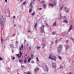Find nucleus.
<instances>
[{
  "mask_svg": "<svg viewBox=\"0 0 74 74\" xmlns=\"http://www.w3.org/2000/svg\"><path fill=\"white\" fill-rule=\"evenodd\" d=\"M37 49H40V47L38 46L37 47Z\"/></svg>",
  "mask_w": 74,
  "mask_h": 74,
  "instance_id": "nucleus-42",
  "label": "nucleus"
},
{
  "mask_svg": "<svg viewBox=\"0 0 74 74\" xmlns=\"http://www.w3.org/2000/svg\"><path fill=\"white\" fill-rule=\"evenodd\" d=\"M62 45H59V47L57 48V51L58 53H60V51H61V49L62 48Z\"/></svg>",
  "mask_w": 74,
  "mask_h": 74,
  "instance_id": "nucleus-3",
  "label": "nucleus"
},
{
  "mask_svg": "<svg viewBox=\"0 0 74 74\" xmlns=\"http://www.w3.org/2000/svg\"><path fill=\"white\" fill-rule=\"evenodd\" d=\"M71 40H72V41H74V39L73 38H71Z\"/></svg>",
  "mask_w": 74,
  "mask_h": 74,
  "instance_id": "nucleus-41",
  "label": "nucleus"
},
{
  "mask_svg": "<svg viewBox=\"0 0 74 74\" xmlns=\"http://www.w3.org/2000/svg\"><path fill=\"white\" fill-rule=\"evenodd\" d=\"M20 28H21V25H19L18 26Z\"/></svg>",
  "mask_w": 74,
  "mask_h": 74,
  "instance_id": "nucleus-49",
  "label": "nucleus"
},
{
  "mask_svg": "<svg viewBox=\"0 0 74 74\" xmlns=\"http://www.w3.org/2000/svg\"><path fill=\"white\" fill-rule=\"evenodd\" d=\"M8 70H9V69H10V68H8Z\"/></svg>",
  "mask_w": 74,
  "mask_h": 74,
  "instance_id": "nucleus-62",
  "label": "nucleus"
},
{
  "mask_svg": "<svg viewBox=\"0 0 74 74\" xmlns=\"http://www.w3.org/2000/svg\"><path fill=\"white\" fill-rule=\"evenodd\" d=\"M13 19L14 20H15V16H14L13 17Z\"/></svg>",
  "mask_w": 74,
  "mask_h": 74,
  "instance_id": "nucleus-36",
  "label": "nucleus"
},
{
  "mask_svg": "<svg viewBox=\"0 0 74 74\" xmlns=\"http://www.w3.org/2000/svg\"><path fill=\"white\" fill-rule=\"evenodd\" d=\"M32 49V47L29 46L28 48V50H30Z\"/></svg>",
  "mask_w": 74,
  "mask_h": 74,
  "instance_id": "nucleus-31",
  "label": "nucleus"
},
{
  "mask_svg": "<svg viewBox=\"0 0 74 74\" xmlns=\"http://www.w3.org/2000/svg\"><path fill=\"white\" fill-rule=\"evenodd\" d=\"M5 2H6V3H8V2L7 1V0H5Z\"/></svg>",
  "mask_w": 74,
  "mask_h": 74,
  "instance_id": "nucleus-50",
  "label": "nucleus"
},
{
  "mask_svg": "<svg viewBox=\"0 0 74 74\" xmlns=\"http://www.w3.org/2000/svg\"><path fill=\"white\" fill-rule=\"evenodd\" d=\"M33 4V2H32V1H31V3L29 5L30 7H31L30 9H31L32 10L33 8V6L32 5Z\"/></svg>",
  "mask_w": 74,
  "mask_h": 74,
  "instance_id": "nucleus-6",
  "label": "nucleus"
},
{
  "mask_svg": "<svg viewBox=\"0 0 74 74\" xmlns=\"http://www.w3.org/2000/svg\"><path fill=\"white\" fill-rule=\"evenodd\" d=\"M62 34H69V32H64Z\"/></svg>",
  "mask_w": 74,
  "mask_h": 74,
  "instance_id": "nucleus-20",
  "label": "nucleus"
},
{
  "mask_svg": "<svg viewBox=\"0 0 74 74\" xmlns=\"http://www.w3.org/2000/svg\"><path fill=\"white\" fill-rule=\"evenodd\" d=\"M1 42L2 45H3V42Z\"/></svg>",
  "mask_w": 74,
  "mask_h": 74,
  "instance_id": "nucleus-46",
  "label": "nucleus"
},
{
  "mask_svg": "<svg viewBox=\"0 0 74 74\" xmlns=\"http://www.w3.org/2000/svg\"><path fill=\"white\" fill-rule=\"evenodd\" d=\"M16 44H18V41H16Z\"/></svg>",
  "mask_w": 74,
  "mask_h": 74,
  "instance_id": "nucleus-47",
  "label": "nucleus"
},
{
  "mask_svg": "<svg viewBox=\"0 0 74 74\" xmlns=\"http://www.w3.org/2000/svg\"><path fill=\"white\" fill-rule=\"evenodd\" d=\"M1 25L2 27H4V23H3V21H1Z\"/></svg>",
  "mask_w": 74,
  "mask_h": 74,
  "instance_id": "nucleus-7",
  "label": "nucleus"
},
{
  "mask_svg": "<svg viewBox=\"0 0 74 74\" xmlns=\"http://www.w3.org/2000/svg\"><path fill=\"white\" fill-rule=\"evenodd\" d=\"M50 60H53L54 61L56 60V57L53 54H50L49 57Z\"/></svg>",
  "mask_w": 74,
  "mask_h": 74,
  "instance_id": "nucleus-2",
  "label": "nucleus"
},
{
  "mask_svg": "<svg viewBox=\"0 0 74 74\" xmlns=\"http://www.w3.org/2000/svg\"><path fill=\"white\" fill-rule=\"evenodd\" d=\"M55 34V32H53L52 33V34Z\"/></svg>",
  "mask_w": 74,
  "mask_h": 74,
  "instance_id": "nucleus-53",
  "label": "nucleus"
},
{
  "mask_svg": "<svg viewBox=\"0 0 74 74\" xmlns=\"http://www.w3.org/2000/svg\"><path fill=\"white\" fill-rule=\"evenodd\" d=\"M44 3H45V2H44V1H43L42 2V4H44Z\"/></svg>",
  "mask_w": 74,
  "mask_h": 74,
  "instance_id": "nucleus-56",
  "label": "nucleus"
},
{
  "mask_svg": "<svg viewBox=\"0 0 74 74\" xmlns=\"http://www.w3.org/2000/svg\"><path fill=\"white\" fill-rule=\"evenodd\" d=\"M1 42H3V39H2V38H1Z\"/></svg>",
  "mask_w": 74,
  "mask_h": 74,
  "instance_id": "nucleus-39",
  "label": "nucleus"
},
{
  "mask_svg": "<svg viewBox=\"0 0 74 74\" xmlns=\"http://www.w3.org/2000/svg\"><path fill=\"white\" fill-rule=\"evenodd\" d=\"M40 32H41V33H44V29H40Z\"/></svg>",
  "mask_w": 74,
  "mask_h": 74,
  "instance_id": "nucleus-17",
  "label": "nucleus"
},
{
  "mask_svg": "<svg viewBox=\"0 0 74 74\" xmlns=\"http://www.w3.org/2000/svg\"><path fill=\"white\" fill-rule=\"evenodd\" d=\"M32 60V58H29L28 59V62L29 63H30V61Z\"/></svg>",
  "mask_w": 74,
  "mask_h": 74,
  "instance_id": "nucleus-13",
  "label": "nucleus"
},
{
  "mask_svg": "<svg viewBox=\"0 0 74 74\" xmlns=\"http://www.w3.org/2000/svg\"><path fill=\"white\" fill-rule=\"evenodd\" d=\"M52 66L54 68H56V63H52Z\"/></svg>",
  "mask_w": 74,
  "mask_h": 74,
  "instance_id": "nucleus-5",
  "label": "nucleus"
},
{
  "mask_svg": "<svg viewBox=\"0 0 74 74\" xmlns=\"http://www.w3.org/2000/svg\"><path fill=\"white\" fill-rule=\"evenodd\" d=\"M61 18H62V19H67V18H66V16H62V17L61 15H60L59 16L58 18H59L60 19H61Z\"/></svg>",
  "mask_w": 74,
  "mask_h": 74,
  "instance_id": "nucleus-4",
  "label": "nucleus"
},
{
  "mask_svg": "<svg viewBox=\"0 0 74 74\" xmlns=\"http://www.w3.org/2000/svg\"><path fill=\"white\" fill-rule=\"evenodd\" d=\"M69 12V10H66V13H67V12Z\"/></svg>",
  "mask_w": 74,
  "mask_h": 74,
  "instance_id": "nucleus-38",
  "label": "nucleus"
},
{
  "mask_svg": "<svg viewBox=\"0 0 74 74\" xmlns=\"http://www.w3.org/2000/svg\"><path fill=\"white\" fill-rule=\"evenodd\" d=\"M63 68V66H60V67L59 69H62Z\"/></svg>",
  "mask_w": 74,
  "mask_h": 74,
  "instance_id": "nucleus-44",
  "label": "nucleus"
},
{
  "mask_svg": "<svg viewBox=\"0 0 74 74\" xmlns=\"http://www.w3.org/2000/svg\"><path fill=\"white\" fill-rule=\"evenodd\" d=\"M44 25H42V26L40 28V30L44 29Z\"/></svg>",
  "mask_w": 74,
  "mask_h": 74,
  "instance_id": "nucleus-16",
  "label": "nucleus"
},
{
  "mask_svg": "<svg viewBox=\"0 0 74 74\" xmlns=\"http://www.w3.org/2000/svg\"><path fill=\"white\" fill-rule=\"evenodd\" d=\"M53 26H56V22L55 21L53 23Z\"/></svg>",
  "mask_w": 74,
  "mask_h": 74,
  "instance_id": "nucleus-12",
  "label": "nucleus"
},
{
  "mask_svg": "<svg viewBox=\"0 0 74 74\" xmlns=\"http://www.w3.org/2000/svg\"><path fill=\"white\" fill-rule=\"evenodd\" d=\"M26 3V2H24L23 3V5H25V4Z\"/></svg>",
  "mask_w": 74,
  "mask_h": 74,
  "instance_id": "nucleus-37",
  "label": "nucleus"
},
{
  "mask_svg": "<svg viewBox=\"0 0 74 74\" xmlns=\"http://www.w3.org/2000/svg\"><path fill=\"white\" fill-rule=\"evenodd\" d=\"M49 6H51V7H53V5L52 4V3H49Z\"/></svg>",
  "mask_w": 74,
  "mask_h": 74,
  "instance_id": "nucleus-19",
  "label": "nucleus"
},
{
  "mask_svg": "<svg viewBox=\"0 0 74 74\" xmlns=\"http://www.w3.org/2000/svg\"><path fill=\"white\" fill-rule=\"evenodd\" d=\"M43 8L45 9V8H46V5H45V4H43Z\"/></svg>",
  "mask_w": 74,
  "mask_h": 74,
  "instance_id": "nucleus-21",
  "label": "nucleus"
},
{
  "mask_svg": "<svg viewBox=\"0 0 74 74\" xmlns=\"http://www.w3.org/2000/svg\"><path fill=\"white\" fill-rule=\"evenodd\" d=\"M23 0H21V1H22Z\"/></svg>",
  "mask_w": 74,
  "mask_h": 74,
  "instance_id": "nucleus-63",
  "label": "nucleus"
},
{
  "mask_svg": "<svg viewBox=\"0 0 74 74\" xmlns=\"http://www.w3.org/2000/svg\"><path fill=\"white\" fill-rule=\"evenodd\" d=\"M3 58H1V57H0V60H2Z\"/></svg>",
  "mask_w": 74,
  "mask_h": 74,
  "instance_id": "nucleus-43",
  "label": "nucleus"
},
{
  "mask_svg": "<svg viewBox=\"0 0 74 74\" xmlns=\"http://www.w3.org/2000/svg\"><path fill=\"white\" fill-rule=\"evenodd\" d=\"M35 15V12H33V13L32 14H31V15L32 16H33V15Z\"/></svg>",
  "mask_w": 74,
  "mask_h": 74,
  "instance_id": "nucleus-26",
  "label": "nucleus"
},
{
  "mask_svg": "<svg viewBox=\"0 0 74 74\" xmlns=\"http://www.w3.org/2000/svg\"><path fill=\"white\" fill-rule=\"evenodd\" d=\"M34 63V62L33 61L31 62V63L33 64V63Z\"/></svg>",
  "mask_w": 74,
  "mask_h": 74,
  "instance_id": "nucleus-55",
  "label": "nucleus"
},
{
  "mask_svg": "<svg viewBox=\"0 0 74 74\" xmlns=\"http://www.w3.org/2000/svg\"><path fill=\"white\" fill-rule=\"evenodd\" d=\"M27 74H32L30 72H28Z\"/></svg>",
  "mask_w": 74,
  "mask_h": 74,
  "instance_id": "nucleus-51",
  "label": "nucleus"
},
{
  "mask_svg": "<svg viewBox=\"0 0 74 74\" xmlns=\"http://www.w3.org/2000/svg\"><path fill=\"white\" fill-rule=\"evenodd\" d=\"M23 61H22V60L21 59L20 60V63H22V62H23Z\"/></svg>",
  "mask_w": 74,
  "mask_h": 74,
  "instance_id": "nucleus-35",
  "label": "nucleus"
},
{
  "mask_svg": "<svg viewBox=\"0 0 74 74\" xmlns=\"http://www.w3.org/2000/svg\"><path fill=\"white\" fill-rule=\"evenodd\" d=\"M11 58L12 60H14L15 59V57H11Z\"/></svg>",
  "mask_w": 74,
  "mask_h": 74,
  "instance_id": "nucleus-27",
  "label": "nucleus"
},
{
  "mask_svg": "<svg viewBox=\"0 0 74 74\" xmlns=\"http://www.w3.org/2000/svg\"><path fill=\"white\" fill-rule=\"evenodd\" d=\"M24 63H26V62H27V60H26V59H25L24 61Z\"/></svg>",
  "mask_w": 74,
  "mask_h": 74,
  "instance_id": "nucleus-33",
  "label": "nucleus"
},
{
  "mask_svg": "<svg viewBox=\"0 0 74 74\" xmlns=\"http://www.w3.org/2000/svg\"><path fill=\"white\" fill-rule=\"evenodd\" d=\"M66 50H67V49H68V48H69V46L67 45H66Z\"/></svg>",
  "mask_w": 74,
  "mask_h": 74,
  "instance_id": "nucleus-30",
  "label": "nucleus"
},
{
  "mask_svg": "<svg viewBox=\"0 0 74 74\" xmlns=\"http://www.w3.org/2000/svg\"><path fill=\"white\" fill-rule=\"evenodd\" d=\"M6 21V19H4L3 18V19L2 20V21L3 22V23L4 22H4H5Z\"/></svg>",
  "mask_w": 74,
  "mask_h": 74,
  "instance_id": "nucleus-24",
  "label": "nucleus"
},
{
  "mask_svg": "<svg viewBox=\"0 0 74 74\" xmlns=\"http://www.w3.org/2000/svg\"><path fill=\"white\" fill-rule=\"evenodd\" d=\"M34 57V55H33V54H32L31 56V59H33V58Z\"/></svg>",
  "mask_w": 74,
  "mask_h": 74,
  "instance_id": "nucleus-25",
  "label": "nucleus"
},
{
  "mask_svg": "<svg viewBox=\"0 0 74 74\" xmlns=\"http://www.w3.org/2000/svg\"><path fill=\"white\" fill-rule=\"evenodd\" d=\"M37 23H36L34 26V27L35 28V29H36V27H37Z\"/></svg>",
  "mask_w": 74,
  "mask_h": 74,
  "instance_id": "nucleus-22",
  "label": "nucleus"
},
{
  "mask_svg": "<svg viewBox=\"0 0 74 74\" xmlns=\"http://www.w3.org/2000/svg\"><path fill=\"white\" fill-rule=\"evenodd\" d=\"M64 10H69V8H68L66 7H64Z\"/></svg>",
  "mask_w": 74,
  "mask_h": 74,
  "instance_id": "nucleus-28",
  "label": "nucleus"
},
{
  "mask_svg": "<svg viewBox=\"0 0 74 74\" xmlns=\"http://www.w3.org/2000/svg\"><path fill=\"white\" fill-rule=\"evenodd\" d=\"M15 35V33H14L12 35V36H14Z\"/></svg>",
  "mask_w": 74,
  "mask_h": 74,
  "instance_id": "nucleus-52",
  "label": "nucleus"
},
{
  "mask_svg": "<svg viewBox=\"0 0 74 74\" xmlns=\"http://www.w3.org/2000/svg\"><path fill=\"white\" fill-rule=\"evenodd\" d=\"M45 68L46 71H48V66L47 65H45Z\"/></svg>",
  "mask_w": 74,
  "mask_h": 74,
  "instance_id": "nucleus-8",
  "label": "nucleus"
},
{
  "mask_svg": "<svg viewBox=\"0 0 74 74\" xmlns=\"http://www.w3.org/2000/svg\"><path fill=\"white\" fill-rule=\"evenodd\" d=\"M57 43V42H58V40H56V41H55Z\"/></svg>",
  "mask_w": 74,
  "mask_h": 74,
  "instance_id": "nucleus-54",
  "label": "nucleus"
},
{
  "mask_svg": "<svg viewBox=\"0 0 74 74\" xmlns=\"http://www.w3.org/2000/svg\"><path fill=\"white\" fill-rule=\"evenodd\" d=\"M64 7V6H62L60 8V10H62V9Z\"/></svg>",
  "mask_w": 74,
  "mask_h": 74,
  "instance_id": "nucleus-23",
  "label": "nucleus"
},
{
  "mask_svg": "<svg viewBox=\"0 0 74 74\" xmlns=\"http://www.w3.org/2000/svg\"><path fill=\"white\" fill-rule=\"evenodd\" d=\"M72 25H71V26H70V27H69V30H68V32H70V30L72 29Z\"/></svg>",
  "mask_w": 74,
  "mask_h": 74,
  "instance_id": "nucleus-9",
  "label": "nucleus"
},
{
  "mask_svg": "<svg viewBox=\"0 0 74 74\" xmlns=\"http://www.w3.org/2000/svg\"><path fill=\"white\" fill-rule=\"evenodd\" d=\"M27 46H29V45L28 44L27 45Z\"/></svg>",
  "mask_w": 74,
  "mask_h": 74,
  "instance_id": "nucleus-64",
  "label": "nucleus"
},
{
  "mask_svg": "<svg viewBox=\"0 0 74 74\" xmlns=\"http://www.w3.org/2000/svg\"><path fill=\"white\" fill-rule=\"evenodd\" d=\"M39 70V68H36L35 69V70H34V73H37V70Z\"/></svg>",
  "mask_w": 74,
  "mask_h": 74,
  "instance_id": "nucleus-11",
  "label": "nucleus"
},
{
  "mask_svg": "<svg viewBox=\"0 0 74 74\" xmlns=\"http://www.w3.org/2000/svg\"><path fill=\"white\" fill-rule=\"evenodd\" d=\"M58 58L59 59H60V60H62V59L61 58V57H58Z\"/></svg>",
  "mask_w": 74,
  "mask_h": 74,
  "instance_id": "nucleus-40",
  "label": "nucleus"
},
{
  "mask_svg": "<svg viewBox=\"0 0 74 74\" xmlns=\"http://www.w3.org/2000/svg\"><path fill=\"white\" fill-rule=\"evenodd\" d=\"M42 47H45V44L43 45Z\"/></svg>",
  "mask_w": 74,
  "mask_h": 74,
  "instance_id": "nucleus-48",
  "label": "nucleus"
},
{
  "mask_svg": "<svg viewBox=\"0 0 74 74\" xmlns=\"http://www.w3.org/2000/svg\"><path fill=\"white\" fill-rule=\"evenodd\" d=\"M39 10H42V8H40Z\"/></svg>",
  "mask_w": 74,
  "mask_h": 74,
  "instance_id": "nucleus-57",
  "label": "nucleus"
},
{
  "mask_svg": "<svg viewBox=\"0 0 74 74\" xmlns=\"http://www.w3.org/2000/svg\"><path fill=\"white\" fill-rule=\"evenodd\" d=\"M36 59L37 60V62H39V60H38V58H36Z\"/></svg>",
  "mask_w": 74,
  "mask_h": 74,
  "instance_id": "nucleus-34",
  "label": "nucleus"
},
{
  "mask_svg": "<svg viewBox=\"0 0 74 74\" xmlns=\"http://www.w3.org/2000/svg\"><path fill=\"white\" fill-rule=\"evenodd\" d=\"M14 27H16V25H15V24H14Z\"/></svg>",
  "mask_w": 74,
  "mask_h": 74,
  "instance_id": "nucleus-60",
  "label": "nucleus"
},
{
  "mask_svg": "<svg viewBox=\"0 0 74 74\" xmlns=\"http://www.w3.org/2000/svg\"><path fill=\"white\" fill-rule=\"evenodd\" d=\"M69 41V40H66V42H68Z\"/></svg>",
  "mask_w": 74,
  "mask_h": 74,
  "instance_id": "nucleus-59",
  "label": "nucleus"
},
{
  "mask_svg": "<svg viewBox=\"0 0 74 74\" xmlns=\"http://www.w3.org/2000/svg\"><path fill=\"white\" fill-rule=\"evenodd\" d=\"M23 45H21V47H19V50L20 52L19 54H17L16 55V56H17L18 58H21L22 55V53L21 52V49L22 50L23 49Z\"/></svg>",
  "mask_w": 74,
  "mask_h": 74,
  "instance_id": "nucleus-1",
  "label": "nucleus"
},
{
  "mask_svg": "<svg viewBox=\"0 0 74 74\" xmlns=\"http://www.w3.org/2000/svg\"><path fill=\"white\" fill-rule=\"evenodd\" d=\"M32 9H29V12H30V13H31V12H32Z\"/></svg>",
  "mask_w": 74,
  "mask_h": 74,
  "instance_id": "nucleus-32",
  "label": "nucleus"
},
{
  "mask_svg": "<svg viewBox=\"0 0 74 74\" xmlns=\"http://www.w3.org/2000/svg\"><path fill=\"white\" fill-rule=\"evenodd\" d=\"M63 22L64 23H68V21H67V19H65V20L63 21Z\"/></svg>",
  "mask_w": 74,
  "mask_h": 74,
  "instance_id": "nucleus-15",
  "label": "nucleus"
},
{
  "mask_svg": "<svg viewBox=\"0 0 74 74\" xmlns=\"http://www.w3.org/2000/svg\"><path fill=\"white\" fill-rule=\"evenodd\" d=\"M3 16H1L0 17V20L1 21H3Z\"/></svg>",
  "mask_w": 74,
  "mask_h": 74,
  "instance_id": "nucleus-18",
  "label": "nucleus"
},
{
  "mask_svg": "<svg viewBox=\"0 0 74 74\" xmlns=\"http://www.w3.org/2000/svg\"><path fill=\"white\" fill-rule=\"evenodd\" d=\"M21 67L22 70H23V68H24V66L21 65Z\"/></svg>",
  "mask_w": 74,
  "mask_h": 74,
  "instance_id": "nucleus-29",
  "label": "nucleus"
},
{
  "mask_svg": "<svg viewBox=\"0 0 74 74\" xmlns=\"http://www.w3.org/2000/svg\"><path fill=\"white\" fill-rule=\"evenodd\" d=\"M52 44H53V42H51V45H52Z\"/></svg>",
  "mask_w": 74,
  "mask_h": 74,
  "instance_id": "nucleus-58",
  "label": "nucleus"
},
{
  "mask_svg": "<svg viewBox=\"0 0 74 74\" xmlns=\"http://www.w3.org/2000/svg\"><path fill=\"white\" fill-rule=\"evenodd\" d=\"M28 32H30V30H28Z\"/></svg>",
  "mask_w": 74,
  "mask_h": 74,
  "instance_id": "nucleus-61",
  "label": "nucleus"
},
{
  "mask_svg": "<svg viewBox=\"0 0 74 74\" xmlns=\"http://www.w3.org/2000/svg\"><path fill=\"white\" fill-rule=\"evenodd\" d=\"M10 46L12 48H14V45L12 44H11L10 45Z\"/></svg>",
  "mask_w": 74,
  "mask_h": 74,
  "instance_id": "nucleus-10",
  "label": "nucleus"
},
{
  "mask_svg": "<svg viewBox=\"0 0 74 74\" xmlns=\"http://www.w3.org/2000/svg\"><path fill=\"white\" fill-rule=\"evenodd\" d=\"M53 4L54 5H55V6H56V1L54 0V3H53Z\"/></svg>",
  "mask_w": 74,
  "mask_h": 74,
  "instance_id": "nucleus-14",
  "label": "nucleus"
},
{
  "mask_svg": "<svg viewBox=\"0 0 74 74\" xmlns=\"http://www.w3.org/2000/svg\"><path fill=\"white\" fill-rule=\"evenodd\" d=\"M46 26H47L48 27H49V25H48V24L46 23Z\"/></svg>",
  "mask_w": 74,
  "mask_h": 74,
  "instance_id": "nucleus-45",
  "label": "nucleus"
}]
</instances>
